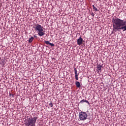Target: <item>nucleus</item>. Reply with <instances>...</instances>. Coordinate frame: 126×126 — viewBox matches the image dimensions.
<instances>
[{
  "label": "nucleus",
  "instance_id": "f03ea898",
  "mask_svg": "<svg viewBox=\"0 0 126 126\" xmlns=\"http://www.w3.org/2000/svg\"><path fill=\"white\" fill-rule=\"evenodd\" d=\"M33 28L34 31H37L38 34L40 37L45 35V31L43 30V27L41 26L39 24H34L33 25Z\"/></svg>",
  "mask_w": 126,
  "mask_h": 126
},
{
  "label": "nucleus",
  "instance_id": "2eb2a0df",
  "mask_svg": "<svg viewBox=\"0 0 126 126\" xmlns=\"http://www.w3.org/2000/svg\"><path fill=\"white\" fill-rule=\"evenodd\" d=\"M76 80H78V75H75Z\"/></svg>",
  "mask_w": 126,
  "mask_h": 126
},
{
  "label": "nucleus",
  "instance_id": "423d86ee",
  "mask_svg": "<svg viewBox=\"0 0 126 126\" xmlns=\"http://www.w3.org/2000/svg\"><path fill=\"white\" fill-rule=\"evenodd\" d=\"M83 103H87L89 105H90V103H89V101H88V100H87L86 99H83L81 100L79 102L80 104H83Z\"/></svg>",
  "mask_w": 126,
  "mask_h": 126
},
{
  "label": "nucleus",
  "instance_id": "9d476101",
  "mask_svg": "<svg viewBox=\"0 0 126 126\" xmlns=\"http://www.w3.org/2000/svg\"><path fill=\"white\" fill-rule=\"evenodd\" d=\"M26 125L28 126H32V120H31L26 123Z\"/></svg>",
  "mask_w": 126,
  "mask_h": 126
},
{
  "label": "nucleus",
  "instance_id": "aec40b11",
  "mask_svg": "<svg viewBox=\"0 0 126 126\" xmlns=\"http://www.w3.org/2000/svg\"><path fill=\"white\" fill-rule=\"evenodd\" d=\"M34 37H36V36L34 35Z\"/></svg>",
  "mask_w": 126,
  "mask_h": 126
},
{
  "label": "nucleus",
  "instance_id": "ddd939ff",
  "mask_svg": "<svg viewBox=\"0 0 126 126\" xmlns=\"http://www.w3.org/2000/svg\"><path fill=\"white\" fill-rule=\"evenodd\" d=\"M93 9H94L95 11H98V9L95 7V5H93Z\"/></svg>",
  "mask_w": 126,
  "mask_h": 126
},
{
  "label": "nucleus",
  "instance_id": "1a4fd4ad",
  "mask_svg": "<svg viewBox=\"0 0 126 126\" xmlns=\"http://www.w3.org/2000/svg\"><path fill=\"white\" fill-rule=\"evenodd\" d=\"M75 85L78 88H80V86H81V85H80V82L78 81H76Z\"/></svg>",
  "mask_w": 126,
  "mask_h": 126
},
{
  "label": "nucleus",
  "instance_id": "a211bd4d",
  "mask_svg": "<svg viewBox=\"0 0 126 126\" xmlns=\"http://www.w3.org/2000/svg\"><path fill=\"white\" fill-rule=\"evenodd\" d=\"M10 96H12V97H13V94H10Z\"/></svg>",
  "mask_w": 126,
  "mask_h": 126
},
{
  "label": "nucleus",
  "instance_id": "f257e3e1",
  "mask_svg": "<svg viewBox=\"0 0 126 126\" xmlns=\"http://www.w3.org/2000/svg\"><path fill=\"white\" fill-rule=\"evenodd\" d=\"M112 22L113 26L112 33H116L117 31H120V30H122L123 32L126 31V20L115 17L112 18Z\"/></svg>",
  "mask_w": 126,
  "mask_h": 126
},
{
  "label": "nucleus",
  "instance_id": "9b49d317",
  "mask_svg": "<svg viewBox=\"0 0 126 126\" xmlns=\"http://www.w3.org/2000/svg\"><path fill=\"white\" fill-rule=\"evenodd\" d=\"M32 63H37V61L36 60V57L35 56H32Z\"/></svg>",
  "mask_w": 126,
  "mask_h": 126
},
{
  "label": "nucleus",
  "instance_id": "dca6fc26",
  "mask_svg": "<svg viewBox=\"0 0 126 126\" xmlns=\"http://www.w3.org/2000/svg\"><path fill=\"white\" fill-rule=\"evenodd\" d=\"M29 43H32V37L30 38Z\"/></svg>",
  "mask_w": 126,
  "mask_h": 126
},
{
  "label": "nucleus",
  "instance_id": "4468645a",
  "mask_svg": "<svg viewBox=\"0 0 126 126\" xmlns=\"http://www.w3.org/2000/svg\"><path fill=\"white\" fill-rule=\"evenodd\" d=\"M49 106H50L51 108H52V107L54 106V105L53 104V103H52V101H51L50 103H49Z\"/></svg>",
  "mask_w": 126,
  "mask_h": 126
},
{
  "label": "nucleus",
  "instance_id": "6ab92c4d",
  "mask_svg": "<svg viewBox=\"0 0 126 126\" xmlns=\"http://www.w3.org/2000/svg\"><path fill=\"white\" fill-rule=\"evenodd\" d=\"M34 39V37H32V40H33Z\"/></svg>",
  "mask_w": 126,
  "mask_h": 126
},
{
  "label": "nucleus",
  "instance_id": "20e7f679",
  "mask_svg": "<svg viewBox=\"0 0 126 126\" xmlns=\"http://www.w3.org/2000/svg\"><path fill=\"white\" fill-rule=\"evenodd\" d=\"M77 44L79 46H80L83 43V39L81 38V37H80L78 39H77Z\"/></svg>",
  "mask_w": 126,
  "mask_h": 126
},
{
  "label": "nucleus",
  "instance_id": "f8f14e48",
  "mask_svg": "<svg viewBox=\"0 0 126 126\" xmlns=\"http://www.w3.org/2000/svg\"><path fill=\"white\" fill-rule=\"evenodd\" d=\"M74 70L75 71V75H78V74L77 73V69L76 68H74Z\"/></svg>",
  "mask_w": 126,
  "mask_h": 126
},
{
  "label": "nucleus",
  "instance_id": "7ed1b4c3",
  "mask_svg": "<svg viewBox=\"0 0 126 126\" xmlns=\"http://www.w3.org/2000/svg\"><path fill=\"white\" fill-rule=\"evenodd\" d=\"M88 117V115L85 112L81 111L79 113V119H80V121H85L87 120V117Z\"/></svg>",
  "mask_w": 126,
  "mask_h": 126
},
{
  "label": "nucleus",
  "instance_id": "6e6552de",
  "mask_svg": "<svg viewBox=\"0 0 126 126\" xmlns=\"http://www.w3.org/2000/svg\"><path fill=\"white\" fill-rule=\"evenodd\" d=\"M96 66H97L96 67L98 70V73H99V72H101V71H102V69H101L102 65H97Z\"/></svg>",
  "mask_w": 126,
  "mask_h": 126
},
{
  "label": "nucleus",
  "instance_id": "f3484780",
  "mask_svg": "<svg viewBox=\"0 0 126 126\" xmlns=\"http://www.w3.org/2000/svg\"><path fill=\"white\" fill-rule=\"evenodd\" d=\"M91 15L93 16V17H94V13L93 12L92 13Z\"/></svg>",
  "mask_w": 126,
  "mask_h": 126
},
{
  "label": "nucleus",
  "instance_id": "0eeeda50",
  "mask_svg": "<svg viewBox=\"0 0 126 126\" xmlns=\"http://www.w3.org/2000/svg\"><path fill=\"white\" fill-rule=\"evenodd\" d=\"M44 43H45V44H46V45H50L51 46V47L55 46V44H54L53 43H50L49 41H45Z\"/></svg>",
  "mask_w": 126,
  "mask_h": 126
},
{
  "label": "nucleus",
  "instance_id": "39448f33",
  "mask_svg": "<svg viewBox=\"0 0 126 126\" xmlns=\"http://www.w3.org/2000/svg\"><path fill=\"white\" fill-rule=\"evenodd\" d=\"M36 121H37V117H34L32 119V126H35Z\"/></svg>",
  "mask_w": 126,
  "mask_h": 126
}]
</instances>
